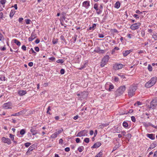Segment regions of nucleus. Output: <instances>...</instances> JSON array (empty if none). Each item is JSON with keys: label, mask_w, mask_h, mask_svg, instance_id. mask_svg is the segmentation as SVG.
Returning <instances> with one entry per match:
<instances>
[{"label": "nucleus", "mask_w": 157, "mask_h": 157, "mask_svg": "<svg viewBox=\"0 0 157 157\" xmlns=\"http://www.w3.org/2000/svg\"><path fill=\"white\" fill-rule=\"evenodd\" d=\"M137 88V86L133 85H132L129 87L128 90V95L129 97H132L135 94V92Z\"/></svg>", "instance_id": "obj_1"}, {"label": "nucleus", "mask_w": 157, "mask_h": 157, "mask_svg": "<svg viewBox=\"0 0 157 157\" xmlns=\"http://www.w3.org/2000/svg\"><path fill=\"white\" fill-rule=\"evenodd\" d=\"M157 80V78L156 77H154L152 78L147 82H146L145 85V86L147 88H150L155 83Z\"/></svg>", "instance_id": "obj_2"}, {"label": "nucleus", "mask_w": 157, "mask_h": 157, "mask_svg": "<svg viewBox=\"0 0 157 157\" xmlns=\"http://www.w3.org/2000/svg\"><path fill=\"white\" fill-rule=\"evenodd\" d=\"M157 105V98H154L150 102V105H147V108L150 109H155L156 106Z\"/></svg>", "instance_id": "obj_3"}, {"label": "nucleus", "mask_w": 157, "mask_h": 157, "mask_svg": "<svg viewBox=\"0 0 157 157\" xmlns=\"http://www.w3.org/2000/svg\"><path fill=\"white\" fill-rule=\"evenodd\" d=\"M109 56L108 55H105L102 59L101 62L100 66L101 67H103L106 64L109 59Z\"/></svg>", "instance_id": "obj_4"}, {"label": "nucleus", "mask_w": 157, "mask_h": 157, "mask_svg": "<svg viewBox=\"0 0 157 157\" xmlns=\"http://www.w3.org/2000/svg\"><path fill=\"white\" fill-rule=\"evenodd\" d=\"M126 89V87L125 86H123L120 87L117 90L116 92L121 95L123 94Z\"/></svg>", "instance_id": "obj_5"}, {"label": "nucleus", "mask_w": 157, "mask_h": 157, "mask_svg": "<svg viewBox=\"0 0 157 157\" xmlns=\"http://www.w3.org/2000/svg\"><path fill=\"white\" fill-rule=\"evenodd\" d=\"M2 107L5 109H11L12 108V104L10 102H8L4 103Z\"/></svg>", "instance_id": "obj_6"}, {"label": "nucleus", "mask_w": 157, "mask_h": 157, "mask_svg": "<svg viewBox=\"0 0 157 157\" xmlns=\"http://www.w3.org/2000/svg\"><path fill=\"white\" fill-rule=\"evenodd\" d=\"M123 67V65L121 63H116L114 64L113 68L115 70L121 69Z\"/></svg>", "instance_id": "obj_7"}, {"label": "nucleus", "mask_w": 157, "mask_h": 157, "mask_svg": "<svg viewBox=\"0 0 157 157\" xmlns=\"http://www.w3.org/2000/svg\"><path fill=\"white\" fill-rule=\"evenodd\" d=\"M87 131L86 130H84L82 131H81L79 132L77 135V136H87Z\"/></svg>", "instance_id": "obj_8"}, {"label": "nucleus", "mask_w": 157, "mask_h": 157, "mask_svg": "<svg viewBox=\"0 0 157 157\" xmlns=\"http://www.w3.org/2000/svg\"><path fill=\"white\" fill-rule=\"evenodd\" d=\"M140 25V23H135L131 25L130 28L133 30H136L138 29Z\"/></svg>", "instance_id": "obj_9"}, {"label": "nucleus", "mask_w": 157, "mask_h": 157, "mask_svg": "<svg viewBox=\"0 0 157 157\" xmlns=\"http://www.w3.org/2000/svg\"><path fill=\"white\" fill-rule=\"evenodd\" d=\"M2 140L4 143H7L8 144H10L11 143L10 139L4 137L2 138Z\"/></svg>", "instance_id": "obj_10"}, {"label": "nucleus", "mask_w": 157, "mask_h": 157, "mask_svg": "<svg viewBox=\"0 0 157 157\" xmlns=\"http://www.w3.org/2000/svg\"><path fill=\"white\" fill-rule=\"evenodd\" d=\"M94 8L97 11V13L98 14H99L102 12V10L98 8V5L97 3L94 4Z\"/></svg>", "instance_id": "obj_11"}, {"label": "nucleus", "mask_w": 157, "mask_h": 157, "mask_svg": "<svg viewBox=\"0 0 157 157\" xmlns=\"http://www.w3.org/2000/svg\"><path fill=\"white\" fill-rule=\"evenodd\" d=\"M82 6L85 7L86 9H88L90 6V1H85L84 2L82 3Z\"/></svg>", "instance_id": "obj_12"}, {"label": "nucleus", "mask_w": 157, "mask_h": 157, "mask_svg": "<svg viewBox=\"0 0 157 157\" xmlns=\"http://www.w3.org/2000/svg\"><path fill=\"white\" fill-rule=\"evenodd\" d=\"M101 145V144L99 142H97L95 143L94 145L91 147V148H97L100 147Z\"/></svg>", "instance_id": "obj_13"}, {"label": "nucleus", "mask_w": 157, "mask_h": 157, "mask_svg": "<svg viewBox=\"0 0 157 157\" xmlns=\"http://www.w3.org/2000/svg\"><path fill=\"white\" fill-rule=\"evenodd\" d=\"M36 37V35L35 34L33 33L31 34V36L29 38V41H32Z\"/></svg>", "instance_id": "obj_14"}, {"label": "nucleus", "mask_w": 157, "mask_h": 157, "mask_svg": "<svg viewBox=\"0 0 157 157\" xmlns=\"http://www.w3.org/2000/svg\"><path fill=\"white\" fill-rule=\"evenodd\" d=\"M132 50L123 51V56H127L128 54H129L130 52H132Z\"/></svg>", "instance_id": "obj_15"}, {"label": "nucleus", "mask_w": 157, "mask_h": 157, "mask_svg": "<svg viewBox=\"0 0 157 157\" xmlns=\"http://www.w3.org/2000/svg\"><path fill=\"white\" fill-rule=\"evenodd\" d=\"M26 93V92L25 90H20L18 92V94L20 96H23Z\"/></svg>", "instance_id": "obj_16"}, {"label": "nucleus", "mask_w": 157, "mask_h": 157, "mask_svg": "<svg viewBox=\"0 0 157 157\" xmlns=\"http://www.w3.org/2000/svg\"><path fill=\"white\" fill-rule=\"evenodd\" d=\"M30 132L32 133V135H34L37 134V131L34 129V128L32 127L30 130Z\"/></svg>", "instance_id": "obj_17"}, {"label": "nucleus", "mask_w": 157, "mask_h": 157, "mask_svg": "<svg viewBox=\"0 0 157 157\" xmlns=\"http://www.w3.org/2000/svg\"><path fill=\"white\" fill-rule=\"evenodd\" d=\"M147 136L151 139V140H154L155 139V137L154 136L153 134H147Z\"/></svg>", "instance_id": "obj_18"}, {"label": "nucleus", "mask_w": 157, "mask_h": 157, "mask_svg": "<svg viewBox=\"0 0 157 157\" xmlns=\"http://www.w3.org/2000/svg\"><path fill=\"white\" fill-rule=\"evenodd\" d=\"M156 146V144H155L153 143L150 145V147L148 149V150L149 149H152L155 148Z\"/></svg>", "instance_id": "obj_19"}, {"label": "nucleus", "mask_w": 157, "mask_h": 157, "mask_svg": "<svg viewBox=\"0 0 157 157\" xmlns=\"http://www.w3.org/2000/svg\"><path fill=\"white\" fill-rule=\"evenodd\" d=\"M120 6V3L119 1H117L115 5V7L117 9L119 8Z\"/></svg>", "instance_id": "obj_20"}, {"label": "nucleus", "mask_w": 157, "mask_h": 157, "mask_svg": "<svg viewBox=\"0 0 157 157\" xmlns=\"http://www.w3.org/2000/svg\"><path fill=\"white\" fill-rule=\"evenodd\" d=\"M22 111H20L18 113H15L14 114H13L11 115V116H18L19 115H22Z\"/></svg>", "instance_id": "obj_21"}, {"label": "nucleus", "mask_w": 157, "mask_h": 157, "mask_svg": "<svg viewBox=\"0 0 157 157\" xmlns=\"http://www.w3.org/2000/svg\"><path fill=\"white\" fill-rule=\"evenodd\" d=\"M84 149V147L82 146L79 147L78 149V150L80 152H82Z\"/></svg>", "instance_id": "obj_22"}, {"label": "nucleus", "mask_w": 157, "mask_h": 157, "mask_svg": "<svg viewBox=\"0 0 157 157\" xmlns=\"http://www.w3.org/2000/svg\"><path fill=\"white\" fill-rule=\"evenodd\" d=\"M14 42L17 45L20 46L21 45V43L20 42L17 40V39H14Z\"/></svg>", "instance_id": "obj_23"}, {"label": "nucleus", "mask_w": 157, "mask_h": 157, "mask_svg": "<svg viewBox=\"0 0 157 157\" xmlns=\"http://www.w3.org/2000/svg\"><path fill=\"white\" fill-rule=\"evenodd\" d=\"M123 126L124 127L127 128L128 126V124L126 122L124 121L123 123Z\"/></svg>", "instance_id": "obj_24"}, {"label": "nucleus", "mask_w": 157, "mask_h": 157, "mask_svg": "<svg viewBox=\"0 0 157 157\" xmlns=\"http://www.w3.org/2000/svg\"><path fill=\"white\" fill-rule=\"evenodd\" d=\"M14 14V11L13 10H11L10 14V16L12 18Z\"/></svg>", "instance_id": "obj_25"}, {"label": "nucleus", "mask_w": 157, "mask_h": 157, "mask_svg": "<svg viewBox=\"0 0 157 157\" xmlns=\"http://www.w3.org/2000/svg\"><path fill=\"white\" fill-rule=\"evenodd\" d=\"M57 134H56V132H55V133H54V134H52L51 136V138H56L57 136Z\"/></svg>", "instance_id": "obj_26"}, {"label": "nucleus", "mask_w": 157, "mask_h": 157, "mask_svg": "<svg viewBox=\"0 0 157 157\" xmlns=\"http://www.w3.org/2000/svg\"><path fill=\"white\" fill-rule=\"evenodd\" d=\"M9 137L14 142L16 143V141H14V136L11 134H10V136Z\"/></svg>", "instance_id": "obj_27"}, {"label": "nucleus", "mask_w": 157, "mask_h": 157, "mask_svg": "<svg viewBox=\"0 0 157 157\" xmlns=\"http://www.w3.org/2000/svg\"><path fill=\"white\" fill-rule=\"evenodd\" d=\"M152 38L155 40H157V33L154 34L152 35Z\"/></svg>", "instance_id": "obj_28"}, {"label": "nucleus", "mask_w": 157, "mask_h": 157, "mask_svg": "<svg viewBox=\"0 0 157 157\" xmlns=\"http://www.w3.org/2000/svg\"><path fill=\"white\" fill-rule=\"evenodd\" d=\"M102 155V152L100 151L96 155L95 157H101Z\"/></svg>", "instance_id": "obj_29"}, {"label": "nucleus", "mask_w": 157, "mask_h": 157, "mask_svg": "<svg viewBox=\"0 0 157 157\" xmlns=\"http://www.w3.org/2000/svg\"><path fill=\"white\" fill-rule=\"evenodd\" d=\"M25 133V131L24 129H22L20 131V134L21 135H24Z\"/></svg>", "instance_id": "obj_30"}, {"label": "nucleus", "mask_w": 157, "mask_h": 157, "mask_svg": "<svg viewBox=\"0 0 157 157\" xmlns=\"http://www.w3.org/2000/svg\"><path fill=\"white\" fill-rule=\"evenodd\" d=\"M100 50V48L99 47H97L94 50V52L99 53Z\"/></svg>", "instance_id": "obj_31"}, {"label": "nucleus", "mask_w": 157, "mask_h": 157, "mask_svg": "<svg viewBox=\"0 0 157 157\" xmlns=\"http://www.w3.org/2000/svg\"><path fill=\"white\" fill-rule=\"evenodd\" d=\"M56 62L58 63H63V59H58Z\"/></svg>", "instance_id": "obj_32"}, {"label": "nucleus", "mask_w": 157, "mask_h": 157, "mask_svg": "<svg viewBox=\"0 0 157 157\" xmlns=\"http://www.w3.org/2000/svg\"><path fill=\"white\" fill-rule=\"evenodd\" d=\"M63 131V129H61L58 130L57 132H56V134H57V135H58L60 133H61Z\"/></svg>", "instance_id": "obj_33"}, {"label": "nucleus", "mask_w": 157, "mask_h": 157, "mask_svg": "<svg viewBox=\"0 0 157 157\" xmlns=\"http://www.w3.org/2000/svg\"><path fill=\"white\" fill-rule=\"evenodd\" d=\"M31 144L30 143L27 142L25 143V145L26 147H28L31 145Z\"/></svg>", "instance_id": "obj_34"}, {"label": "nucleus", "mask_w": 157, "mask_h": 157, "mask_svg": "<svg viewBox=\"0 0 157 157\" xmlns=\"http://www.w3.org/2000/svg\"><path fill=\"white\" fill-rule=\"evenodd\" d=\"M120 131L118 127L115 128V131L116 132L119 133L120 132Z\"/></svg>", "instance_id": "obj_35"}, {"label": "nucleus", "mask_w": 157, "mask_h": 157, "mask_svg": "<svg viewBox=\"0 0 157 157\" xmlns=\"http://www.w3.org/2000/svg\"><path fill=\"white\" fill-rule=\"evenodd\" d=\"M148 69L149 71H152V67L150 64L148 65Z\"/></svg>", "instance_id": "obj_36"}, {"label": "nucleus", "mask_w": 157, "mask_h": 157, "mask_svg": "<svg viewBox=\"0 0 157 157\" xmlns=\"http://www.w3.org/2000/svg\"><path fill=\"white\" fill-rule=\"evenodd\" d=\"M90 140L88 138H86L84 140V141L86 143H88L89 142Z\"/></svg>", "instance_id": "obj_37"}, {"label": "nucleus", "mask_w": 157, "mask_h": 157, "mask_svg": "<svg viewBox=\"0 0 157 157\" xmlns=\"http://www.w3.org/2000/svg\"><path fill=\"white\" fill-rule=\"evenodd\" d=\"M5 77L4 76H2L0 78V80H1L2 81H4L5 80Z\"/></svg>", "instance_id": "obj_38"}, {"label": "nucleus", "mask_w": 157, "mask_h": 157, "mask_svg": "<svg viewBox=\"0 0 157 157\" xmlns=\"http://www.w3.org/2000/svg\"><path fill=\"white\" fill-rule=\"evenodd\" d=\"M114 88V86L113 85H109V90L110 91L111 90L113 89Z\"/></svg>", "instance_id": "obj_39"}, {"label": "nucleus", "mask_w": 157, "mask_h": 157, "mask_svg": "<svg viewBox=\"0 0 157 157\" xmlns=\"http://www.w3.org/2000/svg\"><path fill=\"white\" fill-rule=\"evenodd\" d=\"M131 120H132V121L133 122H135V121H136V119H135V117L134 116H132L131 117Z\"/></svg>", "instance_id": "obj_40"}, {"label": "nucleus", "mask_w": 157, "mask_h": 157, "mask_svg": "<svg viewBox=\"0 0 157 157\" xmlns=\"http://www.w3.org/2000/svg\"><path fill=\"white\" fill-rule=\"evenodd\" d=\"M6 2V0H1L0 3L1 4L3 5Z\"/></svg>", "instance_id": "obj_41"}, {"label": "nucleus", "mask_w": 157, "mask_h": 157, "mask_svg": "<svg viewBox=\"0 0 157 157\" xmlns=\"http://www.w3.org/2000/svg\"><path fill=\"white\" fill-rule=\"evenodd\" d=\"M52 42L53 44H55L57 43L58 41L57 39H54L53 40Z\"/></svg>", "instance_id": "obj_42"}, {"label": "nucleus", "mask_w": 157, "mask_h": 157, "mask_svg": "<svg viewBox=\"0 0 157 157\" xmlns=\"http://www.w3.org/2000/svg\"><path fill=\"white\" fill-rule=\"evenodd\" d=\"M31 20L30 19H27L26 20V23L27 24H30Z\"/></svg>", "instance_id": "obj_43"}, {"label": "nucleus", "mask_w": 157, "mask_h": 157, "mask_svg": "<svg viewBox=\"0 0 157 157\" xmlns=\"http://www.w3.org/2000/svg\"><path fill=\"white\" fill-rule=\"evenodd\" d=\"M98 37L100 38H102L104 37V35L102 34H99L98 35Z\"/></svg>", "instance_id": "obj_44"}, {"label": "nucleus", "mask_w": 157, "mask_h": 157, "mask_svg": "<svg viewBox=\"0 0 157 157\" xmlns=\"http://www.w3.org/2000/svg\"><path fill=\"white\" fill-rule=\"evenodd\" d=\"M21 48L24 51H26V48L24 45H23L22 46Z\"/></svg>", "instance_id": "obj_45"}, {"label": "nucleus", "mask_w": 157, "mask_h": 157, "mask_svg": "<svg viewBox=\"0 0 157 157\" xmlns=\"http://www.w3.org/2000/svg\"><path fill=\"white\" fill-rule=\"evenodd\" d=\"M117 75L118 76H119L121 78H125L124 76L123 75H121V74H117Z\"/></svg>", "instance_id": "obj_46"}, {"label": "nucleus", "mask_w": 157, "mask_h": 157, "mask_svg": "<svg viewBox=\"0 0 157 157\" xmlns=\"http://www.w3.org/2000/svg\"><path fill=\"white\" fill-rule=\"evenodd\" d=\"M96 24H94L93 25H92V29L93 30H94V29H95L96 28Z\"/></svg>", "instance_id": "obj_47"}, {"label": "nucleus", "mask_w": 157, "mask_h": 157, "mask_svg": "<svg viewBox=\"0 0 157 157\" xmlns=\"http://www.w3.org/2000/svg\"><path fill=\"white\" fill-rule=\"evenodd\" d=\"M0 49L1 51H4L6 49V48L5 46H4L2 48V47H1L0 48Z\"/></svg>", "instance_id": "obj_48"}, {"label": "nucleus", "mask_w": 157, "mask_h": 157, "mask_svg": "<svg viewBox=\"0 0 157 157\" xmlns=\"http://www.w3.org/2000/svg\"><path fill=\"white\" fill-rule=\"evenodd\" d=\"M64 70L63 69H61L60 70V73L61 74H63L64 73Z\"/></svg>", "instance_id": "obj_49"}, {"label": "nucleus", "mask_w": 157, "mask_h": 157, "mask_svg": "<svg viewBox=\"0 0 157 157\" xmlns=\"http://www.w3.org/2000/svg\"><path fill=\"white\" fill-rule=\"evenodd\" d=\"M63 140L62 139H60L59 140V143L60 144H63Z\"/></svg>", "instance_id": "obj_50"}, {"label": "nucleus", "mask_w": 157, "mask_h": 157, "mask_svg": "<svg viewBox=\"0 0 157 157\" xmlns=\"http://www.w3.org/2000/svg\"><path fill=\"white\" fill-rule=\"evenodd\" d=\"M28 65L30 67H32L33 65V63L32 62H30L29 63Z\"/></svg>", "instance_id": "obj_51"}, {"label": "nucleus", "mask_w": 157, "mask_h": 157, "mask_svg": "<svg viewBox=\"0 0 157 157\" xmlns=\"http://www.w3.org/2000/svg\"><path fill=\"white\" fill-rule=\"evenodd\" d=\"M126 136L127 137L129 138H130L132 136L131 134L129 133Z\"/></svg>", "instance_id": "obj_52"}, {"label": "nucleus", "mask_w": 157, "mask_h": 157, "mask_svg": "<svg viewBox=\"0 0 157 157\" xmlns=\"http://www.w3.org/2000/svg\"><path fill=\"white\" fill-rule=\"evenodd\" d=\"M70 149L69 147H67L65 148V151L66 152H68L70 151Z\"/></svg>", "instance_id": "obj_53"}, {"label": "nucleus", "mask_w": 157, "mask_h": 157, "mask_svg": "<svg viewBox=\"0 0 157 157\" xmlns=\"http://www.w3.org/2000/svg\"><path fill=\"white\" fill-rule=\"evenodd\" d=\"M105 52V51L103 50H100L99 53L103 54Z\"/></svg>", "instance_id": "obj_54"}, {"label": "nucleus", "mask_w": 157, "mask_h": 157, "mask_svg": "<svg viewBox=\"0 0 157 157\" xmlns=\"http://www.w3.org/2000/svg\"><path fill=\"white\" fill-rule=\"evenodd\" d=\"M35 50L37 52H38L39 51V48L38 47H36L35 48Z\"/></svg>", "instance_id": "obj_55"}, {"label": "nucleus", "mask_w": 157, "mask_h": 157, "mask_svg": "<svg viewBox=\"0 0 157 157\" xmlns=\"http://www.w3.org/2000/svg\"><path fill=\"white\" fill-rule=\"evenodd\" d=\"M3 39L4 38L3 35L1 33H0V40H3Z\"/></svg>", "instance_id": "obj_56"}, {"label": "nucleus", "mask_w": 157, "mask_h": 157, "mask_svg": "<svg viewBox=\"0 0 157 157\" xmlns=\"http://www.w3.org/2000/svg\"><path fill=\"white\" fill-rule=\"evenodd\" d=\"M23 20V19L22 18L20 17L19 18L18 21L20 23H21L22 22Z\"/></svg>", "instance_id": "obj_57"}, {"label": "nucleus", "mask_w": 157, "mask_h": 157, "mask_svg": "<svg viewBox=\"0 0 157 157\" xmlns=\"http://www.w3.org/2000/svg\"><path fill=\"white\" fill-rule=\"evenodd\" d=\"M114 80L115 82H118L119 81V78L117 77H115L114 78Z\"/></svg>", "instance_id": "obj_58"}, {"label": "nucleus", "mask_w": 157, "mask_h": 157, "mask_svg": "<svg viewBox=\"0 0 157 157\" xmlns=\"http://www.w3.org/2000/svg\"><path fill=\"white\" fill-rule=\"evenodd\" d=\"M154 157H157V150L154 153Z\"/></svg>", "instance_id": "obj_59"}, {"label": "nucleus", "mask_w": 157, "mask_h": 157, "mask_svg": "<svg viewBox=\"0 0 157 157\" xmlns=\"http://www.w3.org/2000/svg\"><path fill=\"white\" fill-rule=\"evenodd\" d=\"M80 140L79 138H77L76 139V141L77 143H78L80 142Z\"/></svg>", "instance_id": "obj_60"}, {"label": "nucleus", "mask_w": 157, "mask_h": 157, "mask_svg": "<svg viewBox=\"0 0 157 157\" xmlns=\"http://www.w3.org/2000/svg\"><path fill=\"white\" fill-rule=\"evenodd\" d=\"M97 133V130H95L94 133V137H95Z\"/></svg>", "instance_id": "obj_61"}, {"label": "nucleus", "mask_w": 157, "mask_h": 157, "mask_svg": "<svg viewBox=\"0 0 157 157\" xmlns=\"http://www.w3.org/2000/svg\"><path fill=\"white\" fill-rule=\"evenodd\" d=\"M40 41V40L38 39H37L35 40V42L36 44H38L39 43Z\"/></svg>", "instance_id": "obj_62"}, {"label": "nucleus", "mask_w": 157, "mask_h": 157, "mask_svg": "<svg viewBox=\"0 0 157 157\" xmlns=\"http://www.w3.org/2000/svg\"><path fill=\"white\" fill-rule=\"evenodd\" d=\"M60 38H61V39L62 40H63V41H65V39L64 38V37L63 36H60Z\"/></svg>", "instance_id": "obj_63"}, {"label": "nucleus", "mask_w": 157, "mask_h": 157, "mask_svg": "<svg viewBox=\"0 0 157 157\" xmlns=\"http://www.w3.org/2000/svg\"><path fill=\"white\" fill-rule=\"evenodd\" d=\"M78 115H76L74 117L73 119L75 120H76L78 118Z\"/></svg>", "instance_id": "obj_64"}]
</instances>
